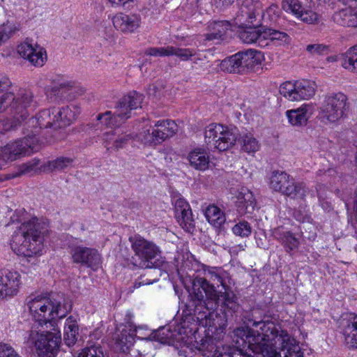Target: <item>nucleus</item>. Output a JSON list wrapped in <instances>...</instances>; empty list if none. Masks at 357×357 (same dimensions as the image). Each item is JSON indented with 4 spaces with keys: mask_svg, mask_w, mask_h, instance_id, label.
Here are the masks:
<instances>
[{
    "mask_svg": "<svg viewBox=\"0 0 357 357\" xmlns=\"http://www.w3.org/2000/svg\"><path fill=\"white\" fill-rule=\"evenodd\" d=\"M69 252L74 263L96 269L101 264V257L95 248L78 245H69Z\"/></svg>",
    "mask_w": 357,
    "mask_h": 357,
    "instance_id": "obj_15",
    "label": "nucleus"
},
{
    "mask_svg": "<svg viewBox=\"0 0 357 357\" xmlns=\"http://www.w3.org/2000/svg\"><path fill=\"white\" fill-rule=\"evenodd\" d=\"M296 218L297 220H300V221H302V222H304L305 221V219H300L298 218L297 216H296Z\"/></svg>",
    "mask_w": 357,
    "mask_h": 357,
    "instance_id": "obj_64",
    "label": "nucleus"
},
{
    "mask_svg": "<svg viewBox=\"0 0 357 357\" xmlns=\"http://www.w3.org/2000/svg\"><path fill=\"white\" fill-rule=\"evenodd\" d=\"M131 248L135 255L125 257V266L130 269L159 268L162 261L160 251L153 243L148 241L139 236L129 238Z\"/></svg>",
    "mask_w": 357,
    "mask_h": 357,
    "instance_id": "obj_6",
    "label": "nucleus"
},
{
    "mask_svg": "<svg viewBox=\"0 0 357 357\" xmlns=\"http://www.w3.org/2000/svg\"><path fill=\"white\" fill-rule=\"evenodd\" d=\"M316 84L310 80L286 82L280 86V93L290 101L309 99L315 94Z\"/></svg>",
    "mask_w": 357,
    "mask_h": 357,
    "instance_id": "obj_14",
    "label": "nucleus"
},
{
    "mask_svg": "<svg viewBox=\"0 0 357 357\" xmlns=\"http://www.w3.org/2000/svg\"><path fill=\"white\" fill-rule=\"evenodd\" d=\"M223 6H229L234 2V0H220Z\"/></svg>",
    "mask_w": 357,
    "mask_h": 357,
    "instance_id": "obj_59",
    "label": "nucleus"
},
{
    "mask_svg": "<svg viewBox=\"0 0 357 357\" xmlns=\"http://www.w3.org/2000/svg\"><path fill=\"white\" fill-rule=\"evenodd\" d=\"M130 139V137L129 135H123L121 136H118L114 139V146L116 150H119V149H122L124 146L128 143V142Z\"/></svg>",
    "mask_w": 357,
    "mask_h": 357,
    "instance_id": "obj_50",
    "label": "nucleus"
},
{
    "mask_svg": "<svg viewBox=\"0 0 357 357\" xmlns=\"http://www.w3.org/2000/svg\"><path fill=\"white\" fill-rule=\"evenodd\" d=\"M341 64L344 68L357 73V45L350 47L342 55Z\"/></svg>",
    "mask_w": 357,
    "mask_h": 357,
    "instance_id": "obj_31",
    "label": "nucleus"
},
{
    "mask_svg": "<svg viewBox=\"0 0 357 357\" xmlns=\"http://www.w3.org/2000/svg\"><path fill=\"white\" fill-rule=\"evenodd\" d=\"M112 6H125L126 3L133 1L134 0H109Z\"/></svg>",
    "mask_w": 357,
    "mask_h": 357,
    "instance_id": "obj_55",
    "label": "nucleus"
},
{
    "mask_svg": "<svg viewBox=\"0 0 357 357\" xmlns=\"http://www.w3.org/2000/svg\"><path fill=\"white\" fill-rule=\"evenodd\" d=\"M40 164V160L33 158V160L23 163L19 168L18 175L30 174L32 172L37 171V167Z\"/></svg>",
    "mask_w": 357,
    "mask_h": 357,
    "instance_id": "obj_43",
    "label": "nucleus"
},
{
    "mask_svg": "<svg viewBox=\"0 0 357 357\" xmlns=\"http://www.w3.org/2000/svg\"><path fill=\"white\" fill-rule=\"evenodd\" d=\"M73 159L69 157H59L55 160L47 162L40 167V170L44 172L61 171L69 167Z\"/></svg>",
    "mask_w": 357,
    "mask_h": 357,
    "instance_id": "obj_29",
    "label": "nucleus"
},
{
    "mask_svg": "<svg viewBox=\"0 0 357 357\" xmlns=\"http://www.w3.org/2000/svg\"><path fill=\"white\" fill-rule=\"evenodd\" d=\"M248 15L249 19L251 20L250 22H252L253 20H257L256 15H259V12L257 10L250 11L249 13H248Z\"/></svg>",
    "mask_w": 357,
    "mask_h": 357,
    "instance_id": "obj_57",
    "label": "nucleus"
},
{
    "mask_svg": "<svg viewBox=\"0 0 357 357\" xmlns=\"http://www.w3.org/2000/svg\"><path fill=\"white\" fill-rule=\"evenodd\" d=\"M237 140L241 144V149L248 153H255L259 149L260 144L256 138L250 133L243 135L239 134Z\"/></svg>",
    "mask_w": 357,
    "mask_h": 357,
    "instance_id": "obj_32",
    "label": "nucleus"
},
{
    "mask_svg": "<svg viewBox=\"0 0 357 357\" xmlns=\"http://www.w3.org/2000/svg\"><path fill=\"white\" fill-rule=\"evenodd\" d=\"M11 86V82L6 76L0 75V93L8 89Z\"/></svg>",
    "mask_w": 357,
    "mask_h": 357,
    "instance_id": "obj_53",
    "label": "nucleus"
},
{
    "mask_svg": "<svg viewBox=\"0 0 357 357\" xmlns=\"http://www.w3.org/2000/svg\"><path fill=\"white\" fill-rule=\"evenodd\" d=\"M177 222L187 231H190L195 227V220L192 217L191 208H185L182 213H175Z\"/></svg>",
    "mask_w": 357,
    "mask_h": 357,
    "instance_id": "obj_34",
    "label": "nucleus"
},
{
    "mask_svg": "<svg viewBox=\"0 0 357 357\" xmlns=\"http://www.w3.org/2000/svg\"><path fill=\"white\" fill-rule=\"evenodd\" d=\"M158 279H149L145 277V275H141L139 277L135 282H134L133 287L139 288L142 285L151 284L153 282L158 281Z\"/></svg>",
    "mask_w": 357,
    "mask_h": 357,
    "instance_id": "obj_51",
    "label": "nucleus"
},
{
    "mask_svg": "<svg viewBox=\"0 0 357 357\" xmlns=\"http://www.w3.org/2000/svg\"><path fill=\"white\" fill-rule=\"evenodd\" d=\"M20 285V275L17 272L0 270V300L17 295Z\"/></svg>",
    "mask_w": 357,
    "mask_h": 357,
    "instance_id": "obj_16",
    "label": "nucleus"
},
{
    "mask_svg": "<svg viewBox=\"0 0 357 357\" xmlns=\"http://www.w3.org/2000/svg\"><path fill=\"white\" fill-rule=\"evenodd\" d=\"M306 50L312 54H322L328 50V47L322 44H312L306 47Z\"/></svg>",
    "mask_w": 357,
    "mask_h": 357,
    "instance_id": "obj_48",
    "label": "nucleus"
},
{
    "mask_svg": "<svg viewBox=\"0 0 357 357\" xmlns=\"http://www.w3.org/2000/svg\"><path fill=\"white\" fill-rule=\"evenodd\" d=\"M170 46L167 47H150L145 51V54L154 56H171Z\"/></svg>",
    "mask_w": 357,
    "mask_h": 357,
    "instance_id": "obj_45",
    "label": "nucleus"
},
{
    "mask_svg": "<svg viewBox=\"0 0 357 357\" xmlns=\"http://www.w3.org/2000/svg\"><path fill=\"white\" fill-rule=\"evenodd\" d=\"M13 100V93L11 92H6L0 96V112L8 109V105Z\"/></svg>",
    "mask_w": 357,
    "mask_h": 357,
    "instance_id": "obj_47",
    "label": "nucleus"
},
{
    "mask_svg": "<svg viewBox=\"0 0 357 357\" xmlns=\"http://www.w3.org/2000/svg\"><path fill=\"white\" fill-rule=\"evenodd\" d=\"M52 110L57 128L70 125V122L75 119L79 114V108L74 105H67L61 108L53 107Z\"/></svg>",
    "mask_w": 357,
    "mask_h": 357,
    "instance_id": "obj_23",
    "label": "nucleus"
},
{
    "mask_svg": "<svg viewBox=\"0 0 357 357\" xmlns=\"http://www.w3.org/2000/svg\"><path fill=\"white\" fill-rule=\"evenodd\" d=\"M149 142L154 144H159L164 142L166 139L164 135V132L161 131L158 126L154 125L151 132L148 130V136L146 139Z\"/></svg>",
    "mask_w": 357,
    "mask_h": 357,
    "instance_id": "obj_41",
    "label": "nucleus"
},
{
    "mask_svg": "<svg viewBox=\"0 0 357 357\" xmlns=\"http://www.w3.org/2000/svg\"><path fill=\"white\" fill-rule=\"evenodd\" d=\"M28 342L35 347L38 357H56L61 344V332L31 331Z\"/></svg>",
    "mask_w": 357,
    "mask_h": 357,
    "instance_id": "obj_11",
    "label": "nucleus"
},
{
    "mask_svg": "<svg viewBox=\"0 0 357 357\" xmlns=\"http://www.w3.org/2000/svg\"><path fill=\"white\" fill-rule=\"evenodd\" d=\"M349 107L348 98L343 93H328L318 108L317 117L325 124L335 123L347 116Z\"/></svg>",
    "mask_w": 357,
    "mask_h": 357,
    "instance_id": "obj_8",
    "label": "nucleus"
},
{
    "mask_svg": "<svg viewBox=\"0 0 357 357\" xmlns=\"http://www.w3.org/2000/svg\"><path fill=\"white\" fill-rule=\"evenodd\" d=\"M213 22H225V23H227V22H230L228 21V20H221V21H213Z\"/></svg>",
    "mask_w": 357,
    "mask_h": 357,
    "instance_id": "obj_62",
    "label": "nucleus"
},
{
    "mask_svg": "<svg viewBox=\"0 0 357 357\" xmlns=\"http://www.w3.org/2000/svg\"><path fill=\"white\" fill-rule=\"evenodd\" d=\"M49 232V225L44 221L33 218L23 222L13 235L10 247L19 256L31 257L42 251L45 236Z\"/></svg>",
    "mask_w": 357,
    "mask_h": 357,
    "instance_id": "obj_4",
    "label": "nucleus"
},
{
    "mask_svg": "<svg viewBox=\"0 0 357 357\" xmlns=\"http://www.w3.org/2000/svg\"><path fill=\"white\" fill-rule=\"evenodd\" d=\"M116 349L128 353L135 343V335L130 330L123 329L114 337Z\"/></svg>",
    "mask_w": 357,
    "mask_h": 357,
    "instance_id": "obj_28",
    "label": "nucleus"
},
{
    "mask_svg": "<svg viewBox=\"0 0 357 357\" xmlns=\"http://www.w3.org/2000/svg\"><path fill=\"white\" fill-rule=\"evenodd\" d=\"M215 26L206 34L207 40H224L227 37V27H231L232 24H213Z\"/></svg>",
    "mask_w": 357,
    "mask_h": 357,
    "instance_id": "obj_35",
    "label": "nucleus"
},
{
    "mask_svg": "<svg viewBox=\"0 0 357 357\" xmlns=\"http://www.w3.org/2000/svg\"><path fill=\"white\" fill-rule=\"evenodd\" d=\"M232 231L236 236L248 237L251 234L252 227L246 221H240L232 227Z\"/></svg>",
    "mask_w": 357,
    "mask_h": 357,
    "instance_id": "obj_40",
    "label": "nucleus"
},
{
    "mask_svg": "<svg viewBox=\"0 0 357 357\" xmlns=\"http://www.w3.org/2000/svg\"><path fill=\"white\" fill-rule=\"evenodd\" d=\"M169 50L170 52H172L171 56L175 55L183 61L189 60L195 54V51L190 49H183L171 46Z\"/></svg>",
    "mask_w": 357,
    "mask_h": 357,
    "instance_id": "obj_42",
    "label": "nucleus"
},
{
    "mask_svg": "<svg viewBox=\"0 0 357 357\" xmlns=\"http://www.w3.org/2000/svg\"><path fill=\"white\" fill-rule=\"evenodd\" d=\"M116 132L114 130H112L110 132H107L104 134V139L106 142H113L114 144V139H115Z\"/></svg>",
    "mask_w": 357,
    "mask_h": 357,
    "instance_id": "obj_54",
    "label": "nucleus"
},
{
    "mask_svg": "<svg viewBox=\"0 0 357 357\" xmlns=\"http://www.w3.org/2000/svg\"><path fill=\"white\" fill-rule=\"evenodd\" d=\"M263 57L261 52L248 49L223 59L220 66L222 70L229 73L244 74L252 70L256 66L261 63Z\"/></svg>",
    "mask_w": 357,
    "mask_h": 357,
    "instance_id": "obj_10",
    "label": "nucleus"
},
{
    "mask_svg": "<svg viewBox=\"0 0 357 357\" xmlns=\"http://www.w3.org/2000/svg\"><path fill=\"white\" fill-rule=\"evenodd\" d=\"M216 268H213L209 273L223 286L225 291L218 292L205 278H196L186 305L190 313L193 314L202 326H211V317L215 310H219L227 321L232 319L241 308L237 296L229 288L225 287L224 280Z\"/></svg>",
    "mask_w": 357,
    "mask_h": 357,
    "instance_id": "obj_2",
    "label": "nucleus"
},
{
    "mask_svg": "<svg viewBox=\"0 0 357 357\" xmlns=\"http://www.w3.org/2000/svg\"><path fill=\"white\" fill-rule=\"evenodd\" d=\"M75 90V82L68 80L63 77H59L52 80V86L49 92L51 98L54 96L58 99H68L69 94Z\"/></svg>",
    "mask_w": 357,
    "mask_h": 357,
    "instance_id": "obj_24",
    "label": "nucleus"
},
{
    "mask_svg": "<svg viewBox=\"0 0 357 357\" xmlns=\"http://www.w3.org/2000/svg\"><path fill=\"white\" fill-rule=\"evenodd\" d=\"M11 354L10 357H22L16 351H15L14 353H11Z\"/></svg>",
    "mask_w": 357,
    "mask_h": 357,
    "instance_id": "obj_60",
    "label": "nucleus"
},
{
    "mask_svg": "<svg viewBox=\"0 0 357 357\" xmlns=\"http://www.w3.org/2000/svg\"><path fill=\"white\" fill-rule=\"evenodd\" d=\"M176 335L175 331L171 330L170 326H163L155 332L154 338L162 344H172Z\"/></svg>",
    "mask_w": 357,
    "mask_h": 357,
    "instance_id": "obj_36",
    "label": "nucleus"
},
{
    "mask_svg": "<svg viewBox=\"0 0 357 357\" xmlns=\"http://www.w3.org/2000/svg\"><path fill=\"white\" fill-rule=\"evenodd\" d=\"M282 7L303 22H314L318 20V15L312 10H304L298 0H283Z\"/></svg>",
    "mask_w": 357,
    "mask_h": 357,
    "instance_id": "obj_20",
    "label": "nucleus"
},
{
    "mask_svg": "<svg viewBox=\"0 0 357 357\" xmlns=\"http://www.w3.org/2000/svg\"><path fill=\"white\" fill-rule=\"evenodd\" d=\"M27 306L33 319L41 326L47 322L52 326L54 319L64 318L73 308L71 301L59 293H52L48 298H31Z\"/></svg>",
    "mask_w": 357,
    "mask_h": 357,
    "instance_id": "obj_5",
    "label": "nucleus"
},
{
    "mask_svg": "<svg viewBox=\"0 0 357 357\" xmlns=\"http://www.w3.org/2000/svg\"><path fill=\"white\" fill-rule=\"evenodd\" d=\"M17 52L24 59H27L34 66H43L47 59L45 50L36 45L33 47L28 42L21 43L17 46Z\"/></svg>",
    "mask_w": 357,
    "mask_h": 357,
    "instance_id": "obj_18",
    "label": "nucleus"
},
{
    "mask_svg": "<svg viewBox=\"0 0 357 357\" xmlns=\"http://www.w3.org/2000/svg\"><path fill=\"white\" fill-rule=\"evenodd\" d=\"M47 128L58 129L56 127L52 108L43 109L36 116H32L26 121L23 128L24 134L26 136L23 139H17L1 148L0 159L5 162L13 161L22 154L25 155L30 152L37 151L39 142L37 135L40 129Z\"/></svg>",
    "mask_w": 357,
    "mask_h": 357,
    "instance_id": "obj_3",
    "label": "nucleus"
},
{
    "mask_svg": "<svg viewBox=\"0 0 357 357\" xmlns=\"http://www.w3.org/2000/svg\"><path fill=\"white\" fill-rule=\"evenodd\" d=\"M268 37L271 36L272 40H277L282 42V44H289L290 37L284 32H280L275 30L268 29Z\"/></svg>",
    "mask_w": 357,
    "mask_h": 357,
    "instance_id": "obj_44",
    "label": "nucleus"
},
{
    "mask_svg": "<svg viewBox=\"0 0 357 357\" xmlns=\"http://www.w3.org/2000/svg\"><path fill=\"white\" fill-rule=\"evenodd\" d=\"M272 236L274 238L280 241L284 245L287 252L297 249L300 245L299 240L294 234L289 231H284L281 227L274 228L272 231Z\"/></svg>",
    "mask_w": 357,
    "mask_h": 357,
    "instance_id": "obj_25",
    "label": "nucleus"
},
{
    "mask_svg": "<svg viewBox=\"0 0 357 357\" xmlns=\"http://www.w3.org/2000/svg\"><path fill=\"white\" fill-rule=\"evenodd\" d=\"M66 321L68 324L65 326L64 342L66 345L70 347L74 345L77 341L79 328L76 321L73 320L71 317L68 318Z\"/></svg>",
    "mask_w": 357,
    "mask_h": 357,
    "instance_id": "obj_33",
    "label": "nucleus"
},
{
    "mask_svg": "<svg viewBox=\"0 0 357 357\" xmlns=\"http://www.w3.org/2000/svg\"><path fill=\"white\" fill-rule=\"evenodd\" d=\"M274 17L275 18L271 17V18H270L269 20L271 21V22H276L278 20V16H275Z\"/></svg>",
    "mask_w": 357,
    "mask_h": 357,
    "instance_id": "obj_61",
    "label": "nucleus"
},
{
    "mask_svg": "<svg viewBox=\"0 0 357 357\" xmlns=\"http://www.w3.org/2000/svg\"><path fill=\"white\" fill-rule=\"evenodd\" d=\"M195 348L206 357H231L230 354L234 351V347L230 346L222 345L221 343L217 344L215 340L211 337L196 342Z\"/></svg>",
    "mask_w": 357,
    "mask_h": 357,
    "instance_id": "obj_17",
    "label": "nucleus"
},
{
    "mask_svg": "<svg viewBox=\"0 0 357 357\" xmlns=\"http://www.w3.org/2000/svg\"><path fill=\"white\" fill-rule=\"evenodd\" d=\"M155 126H158L161 131L164 132L166 139L174 135L178 130L177 125L172 120L158 121L155 123Z\"/></svg>",
    "mask_w": 357,
    "mask_h": 357,
    "instance_id": "obj_38",
    "label": "nucleus"
},
{
    "mask_svg": "<svg viewBox=\"0 0 357 357\" xmlns=\"http://www.w3.org/2000/svg\"><path fill=\"white\" fill-rule=\"evenodd\" d=\"M314 113V107L309 104H303L300 107L287 110L286 115L289 123L293 126L303 127L307 123Z\"/></svg>",
    "mask_w": 357,
    "mask_h": 357,
    "instance_id": "obj_22",
    "label": "nucleus"
},
{
    "mask_svg": "<svg viewBox=\"0 0 357 357\" xmlns=\"http://www.w3.org/2000/svg\"><path fill=\"white\" fill-rule=\"evenodd\" d=\"M354 20H355V19H354V18H353V19H349V20H348V22H354Z\"/></svg>",
    "mask_w": 357,
    "mask_h": 357,
    "instance_id": "obj_63",
    "label": "nucleus"
},
{
    "mask_svg": "<svg viewBox=\"0 0 357 357\" xmlns=\"http://www.w3.org/2000/svg\"><path fill=\"white\" fill-rule=\"evenodd\" d=\"M205 216L208 222L216 228H220L225 222L223 212L215 205H210L206 208Z\"/></svg>",
    "mask_w": 357,
    "mask_h": 357,
    "instance_id": "obj_30",
    "label": "nucleus"
},
{
    "mask_svg": "<svg viewBox=\"0 0 357 357\" xmlns=\"http://www.w3.org/2000/svg\"><path fill=\"white\" fill-rule=\"evenodd\" d=\"M114 27L118 31L124 34L134 32L138 29V24H113Z\"/></svg>",
    "mask_w": 357,
    "mask_h": 357,
    "instance_id": "obj_46",
    "label": "nucleus"
},
{
    "mask_svg": "<svg viewBox=\"0 0 357 357\" xmlns=\"http://www.w3.org/2000/svg\"><path fill=\"white\" fill-rule=\"evenodd\" d=\"M273 9L271 8H269L268 9L266 13H261V17L262 18L263 20H266V17H270L271 16V14L273 13Z\"/></svg>",
    "mask_w": 357,
    "mask_h": 357,
    "instance_id": "obj_58",
    "label": "nucleus"
},
{
    "mask_svg": "<svg viewBox=\"0 0 357 357\" xmlns=\"http://www.w3.org/2000/svg\"><path fill=\"white\" fill-rule=\"evenodd\" d=\"M340 328L344 342L349 349L357 348V314H347L340 321Z\"/></svg>",
    "mask_w": 357,
    "mask_h": 357,
    "instance_id": "obj_19",
    "label": "nucleus"
},
{
    "mask_svg": "<svg viewBox=\"0 0 357 357\" xmlns=\"http://www.w3.org/2000/svg\"><path fill=\"white\" fill-rule=\"evenodd\" d=\"M113 22H135L133 20H132L129 15L120 13L116 15L113 19Z\"/></svg>",
    "mask_w": 357,
    "mask_h": 357,
    "instance_id": "obj_52",
    "label": "nucleus"
},
{
    "mask_svg": "<svg viewBox=\"0 0 357 357\" xmlns=\"http://www.w3.org/2000/svg\"><path fill=\"white\" fill-rule=\"evenodd\" d=\"M174 212L175 213L179 212L180 213L185 211V208H190L188 203L183 197H177L174 201Z\"/></svg>",
    "mask_w": 357,
    "mask_h": 357,
    "instance_id": "obj_49",
    "label": "nucleus"
},
{
    "mask_svg": "<svg viewBox=\"0 0 357 357\" xmlns=\"http://www.w3.org/2000/svg\"><path fill=\"white\" fill-rule=\"evenodd\" d=\"M248 321L259 330L247 326L237 328L235 335L253 354L234 348L231 357H303L298 342L279 323L269 319Z\"/></svg>",
    "mask_w": 357,
    "mask_h": 357,
    "instance_id": "obj_1",
    "label": "nucleus"
},
{
    "mask_svg": "<svg viewBox=\"0 0 357 357\" xmlns=\"http://www.w3.org/2000/svg\"><path fill=\"white\" fill-rule=\"evenodd\" d=\"M237 211L241 215L251 214L255 208L256 202L252 192L248 190L241 192L236 203Z\"/></svg>",
    "mask_w": 357,
    "mask_h": 357,
    "instance_id": "obj_27",
    "label": "nucleus"
},
{
    "mask_svg": "<svg viewBox=\"0 0 357 357\" xmlns=\"http://www.w3.org/2000/svg\"><path fill=\"white\" fill-rule=\"evenodd\" d=\"M271 188L281 192L290 199L303 201L306 196V188L302 183H295L293 178L282 171L273 172L270 178Z\"/></svg>",
    "mask_w": 357,
    "mask_h": 357,
    "instance_id": "obj_12",
    "label": "nucleus"
},
{
    "mask_svg": "<svg viewBox=\"0 0 357 357\" xmlns=\"http://www.w3.org/2000/svg\"><path fill=\"white\" fill-rule=\"evenodd\" d=\"M143 100L142 94L135 91H131L118 101L114 113L107 111L105 113L99 114L96 116V119L105 126H116L130 118V112L141 107Z\"/></svg>",
    "mask_w": 357,
    "mask_h": 357,
    "instance_id": "obj_7",
    "label": "nucleus"
},
{
    "mask_svg": "<svg viewBox=\"0 0 357 357\" xmlns=\"http://www.w3.org/2000/svg\"><path fill=\"white\" fill-rule=\"evenodd\" d=\"M188 160L190 165L196 170L205 171L209 166V156L203 149H193L188 153Z\"/></svg>",
    "mask_w": 357,
    "mask_h": 357,
    "instance_id": "obj_26",
    "label": "nucleus"
},
{
    "mask_svg": "<svg viewBox=\"0 0 357 357\" xmlns=\"http://www.w3.org/2000/svg\"><path fill=\"white\" fill-rule=\"evenodd\" d=\"M316 190L317 192V196L319 199H324V194L322 193V191L325 190V186L322 184H318L316 186Z\"/></svg>",
    "mask_w": 357,
    "mask_h": 357,
    "instance_id": "obj_56",
    "label": "nucleus"
},
{
    "mask_svg": "<svg viewBox=\"0 0 357 357\" xmlns=\"http://www.w3.org/2000/svg\"><path fill=\"white\" fill-rule=\"evenodd\" d=\"M239 135L236 127L224 126L220 123H211L205 128L204 142L208 150L220 151L231 148Z\"/></svg>",
    "mask_w": 357,
    "mask_h": 357,
    "instance_id": "obj_9",
    "label": "nucleus"
},
{
    "mask_svg": "<svg viewBox=\"0 0 357 357\" xmlns=\"http://www.w3.org/2000/svg\"><path fill=\"white\" fill-rule=\"evenodd\" d=\"M20 29L15 24H0V46L8 40Z\"/></svg>",
    "mask_w": 357,
    "mask_h": 357,
    "instance_id": "obj_37",
    "label": "nucleus"
},
{
    "mask_svg": "<svg viewBox=\"0 0 357 357\" xmlns=\"http://www.w3.org/2000/svg\"><path fill=\"white\" fill-rule=\"evenodd\" d=\"M76 357H105L102 347L93 344L82 349Z\"/></svg>",
    "mask_w": 357,
    "mask_h": 357,
    "instance_id": "obj_39",
    "label": "nucleus"
},
{
    "mask_svg": "<svg viewBox=\"0 0 357 357\" xmlns=\"http://www.w3.org/2000/svg\"><path fill=\"white\" fill-rule=\"evenodd\" d=\"M13 100L8 105L10 114L13 115L11 127L15 128L22 123L29 116L30 112L36 107L33 94L29 90H22L17 96L13 93Z\"/></svg>",
    "mask_w": 357,
    "mask_h": 357,
    "instance_id": "obj_13",
    "label": "nucleus"
},
{
    "mask_svg": "<svg viewBox=\"0 0 357 357\" xmlns=\"http://www.w3.org/2000/svg\"><path fill=\"white\" fill-rule=\"evenodd\" d=\"M238 37L245 43H253L258 40H264L268 38L267 29H265L261 24L258 26L242 24L238 26Z\"/></svg>",
    "mask_w": 357,
    "mask_h": 357,
    "instance_id": "obj_21",
    "label": "nucleus"
}]
</instances>
